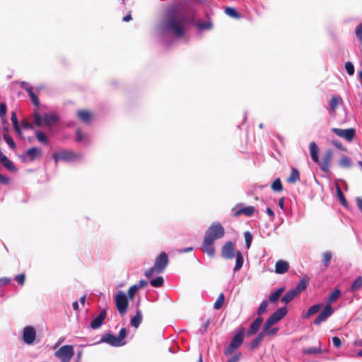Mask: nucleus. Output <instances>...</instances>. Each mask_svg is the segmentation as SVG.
<instances>
[{
	"mask_svg": "<svg viewBox=\"0 0 362 362\" xmlns=\"http://www.w3.org/2000/svg\"><path fill=\"white\" fill-rule=\"evenodd\" d=\"M137 291L138 289L136 286L133 285L132 286H131L127 292L128 298L132 299Z\"/></svg>",
	"mask_w": 362,
	"mask_h": 362,
	"instance_id": "obj_50",
	"label": "nucleus"
},
{
	"mask_svg": "<svg viewBox=\"0 0 362 362\" xmlns=\"http://www.w3.org/2000/svg\"><path fill=\"white\" fill-rule=\"evenodd\" d=\"M306 288V282L304 280L300 281L296 287L293 289V291L296 293L297 295L303 291H304Z\"/></svg>",
	"mask_w": 362,
	"mask_h": 362,
	"instance_id": "obj_39",
	"label": "nucleus"
},
{
	"mask_svg": "<svg viewBox=\"0 0 362 362\" xmlns=\"http://www.w3.org/2000/svg\"><path fill=\"white\" fill-rule=\"evenodd\" d=\"M105 317H106V311L105 310H103L100 313V314L95 318H94L92 320V322L90 323L91 328L93 329H96L99 328L102 325L103 322L105 319Z\"/></svg>",
	"mask_w": 362,
	"mask_h": 362,
	"instance_id": "obj_17",
	"label": "nucleus"
},
{
	"mask_svg": "<svg viewBox=\"0 0 362 362\" xmlns=\"http://www.w3.org/2000/svg\"><path fill=\"white\" fill-rule=\"evenodd\" d=\"M225 235L224 228L221 223L214 222L206 231L204 238L209 241H214L223 238Z\"/></svg>",
	"mask_w": 362,
	"mask_h": 362,
	"instance_id": "obj_4",
	"label": "nucleus"
},
{
	"mask_svg": "<svg viewBox=\"0 0 362 362\" xmlns=\"http://www.w3.org/2000/svg\"><path fill=\"white\" fill-rule=\"evenodd\" d=\"M14 279L21 286L25 283V276L24 274H21L15 276Z\"/></svg>",
	"mask_w": 362,
	"mask_h": 362,
	"instance_id": "obj_52",
	"label": "nucleus"
},
{
	"mask_svg": "<svg viewBox=\"0 0 362 362\" xmlns=\"http://www.w3.org/2000/svg\"><path fill=\"white\" fill-rule=\"evenodd\" d=\"M35 136L39 142L43 143V144L47 143V136L43 132H42L40 131H37L35 132Z\"/></svg>",
	"mask_w": 362,
	"mask_h": 362,
	"instance_id": "obj_43",
	"label": "nucleus"
},
{
	"mask_svg": "<svg viewBox=\"0 0 362 362\" xmlns=\"http://www.w3.org/2000/svg\"><path fill=\"white\" fill-rule=\"evenodd\" d=\"M332 132L337 136L345 139L348 141H351L355 136V130L354 129H342L339 128H333Z\"/></svg>",
	"mask_w": 362,
	"mask_h": 362,
	"instance_id": "obj_13",
	"label": "nucleus"
},
{
	"mask_svg": "<svg viewBox=\"0 0 362 362\" xmlns=\"http://www.w3.org/2000/svg\"><path fill=\"white\" fill-rule=\"evenodd\" d=\"M20 88L24 89L25 90L29 91L33 90V87L28 83L25 81H21L20 83Z\"/></svg>",
	"mask_w": 362,
	"mask_h": 362,
	"instance_id": "obj_54",
	"label": "nucleus"
},
{
	"mask_svg": "<svg viewBox=\"0 0 362 362\" xmlns=\"http://www.w3.org/2000/svg\"><path fill=\"white\" fill-rule=\"evenodd\" d=\"M151 285L153 287H160L163 284V279L161 276L153 279L151 281Z\"/></svg>",
	"mask_w": 362,
	"mask_h": 362,
	"instance_id": "obj_44",
	"label": "nucleus"
},
{
	"mask_svg": "<svg viewBox=\"0 0 362 362\" xmlns=\"http://www.w3.org/2000/svg\"><path fill=\"white\" fill-rule=\"evenodd\" d=\"M243 341V333L236 334L232 339L229 346L225 351L226 355L231 354L238 347H239Z\"/></svg>",
	"mask_w": 362,
	"mask_h": 362,
	"instance_id": "obj_11",
	"label": "nucleus"
},
{
	"mask_svg": "<svg viewBox=\"0 0 362 362\" xmlns=\"http://www.w3.org/2000/svg\"><path fill=\"white\" fill-rule=\"evenodd\" d=\"M36 339V330L32 326H26L23 329V340L28 344H33Z\"/></svg>",
	"mask_w": 362,
	"mask_h": 362,
	"instance_id": "obj_9",
	"label": "nucleus"
},
{
	"mask_svg": "<svg viewBox=\"0 0 362 362\" xmlns=\"http://www.w3.org/2000/svg\"><path fill=\"white\" fill-rule=\"evenodd\" d=\"M224 299H225L224 294L223 293H220L218 298L216 299V300L215 301V303L214 304V308L216 310L220 309L223 306Z\"/></svg>",
	"mask_w": 362,
	"mask_h": 362,
	"instance_id": "obj_35",
	"label": "nucleus"
},
{
	"mask_svg": "<svg viewBox=\"0 0 362 362\" xmlns=\"http://www.w3.org/2000/svg\"><path fill=\"white\" fill-rule=\"evenodd\" d=\"M225 13L229 16L235 18H238L240 17V14L238 13V12L234 8L232 7L226 8Z\"/></svg>",
	"mask_w": 362,
	"mask_h": 362,
	"instance_id": "obj_38",
	"label": "nucleus"
},
{
	"mask_svg": "<svg viewBox=\"0 0 362 362\" xmlns=\"http://www.w3.org/2000/svg\"><path fill=\"white\" fill-rule=\"evenodd\" d=\"M78 117L83 122L88 123L92 118L91 113L88 110H79L77 112Z\"/></svg>",
	"mask_w": 362,
	"mask_h": 362,
	"instance_id": "obj_23",
	"label": "nucleus"
},
{
	"mask_svg": "<svg viewBox=\"0 0 362 362\" xmlns=\"http://www.w3.org/2000/svg\"><path fill=\"white\" fill-rule=\"evenodd\" d=\"M362 286V278L361 276H358L356 279V280L354 281L352 286H351V290L352 291H356L359 288H361Z\"/></svg>",
	"mask_w": 362,
	"mask_h": 362,
	"instance_id": "obj_45",
	"label": "nucleus"
},
{
	"mask_svg": "<svg viewBox=\"0 0 362 362\" xmlns=\"http://www.w3.org/2000/svg\"><path fill=\"white\" fill-rule=\"evenodd\" d=\"M209 320H207L206 321L203 325L200 327L199 330L200 332L204 334V332H206L208 329V327H209Z\"/></svg>",
	"mask_w": 362,
	"mask_h": 362,
	"instance_id": "obj_60",
	"label": "nucleus"
},
{
	"mask_svg": "<svg viewBox=\"0 0 362 362\" xmlns=\"http://www.w3.org/2000/svg\"><path fill=\"white\" fill-rule=\"evenodd\" d=\"M333 156V152L331 149H328L321 160H319L318 165H320V169L325 172L328 173L330 168L331 161Z\"/></svg>",
	"mask_w": 362,
	"mask_h": 362,
	"instance_id": "obj_10",
	"label": "nucleus"
},
{
	"mask_svg": "<svg viewBox=\"0 0 362 362\" xmlns=\"http://www.w3.org/2000/svg\"><path fill=\"white\" fill-rule=\"evenodd\" d=\"M325 351L321 349V342H319V346L317 347H308L304 349L303 352L306 354H317L325 352Z\"/></svg>",
	"mask_w": 362,
	"mask_h": 362,
	"instance_id": "obj_29",
	"label": "nucleus"
},
{
	"mask_svg": "<svg viewBox=\"0 0 362 362\" xmlns=\"http://www.w3.org/2000/svg\"><path fill=\"white\" fill-rule=\"evenodd\" d=\"M11 282V279L8 277L0 278V286H6Z\"/></svg>",
	"mask_w": 362,
	"mask_h": 362,
	"instance_id": "obj_58",
	"label": "nucleus"
},
{
	"mask_svg": "<svg viewBox=\"0 0 362 362\" xmlns=\"http://www.w3.org/2000/svg\"><path fill=\"white\" fill-rule=\"evenodd\" d=\"M212 23L209 21L198 23L197 24V28L202 30H210L212 28Z\"/></svg>",
	"mask_w": 362,
	"mask_h": 362,
	"instance_id": "obj_40",
	"label": "nucleus"
},
{
	"mask_svg": "<svg viewBox=\"0 0 362 362\" xmlns=\"http://www.w3.org/2000/svg\"><path fill=\"white\" fill-rule=\"evenodd\" d=\"M300 179V173L299 171L296 168H292L291 175L288 177L287 181L289 183L294 184Z\"/></svg>",
	"mask_w": 362,
	"mask_h": 362,
	"instance_id": "obj_27",
	"label": "nucleus"
},
{
	"mask_svg": "<svg viewBox=\"0 0 362 362\" xmlns=\"http://www.w3.org/2000/svg\"><path fill=\"white\" fill-rule=\"evenodd\" d=\"M244 238L245 240V247L249 249L251 246L252 235L249 231H246L244 233Z\"/></svg>",
	"mask_w": 362,
	"mask_h": 362,
	"instance_id": "obj_42",
	"label": "nucleus"
},
{
	"mask_svg": "<svg viewBox=\"0 0 362 362\" xmlns=\"http://www.w3.org/2000/svg\"><path fill=\"white\" fill-rule=\"evenodd\" d=\"M146 285H147V281H145V280H140L139 281V283L137 284H135L134 286H136L137 287V289L139 290V288H141L144 287Z\"/></svg>",
	"mask_w": 362,
	"mask_h": 362,
	"instance_id": "obj_62",
	"label": "nucleus"
},
{
	"mask_svg": "<svg viewBox=\"0 0 362 362\" xmlns=\"http://www.w3.org/2000/svg\"><path fill=\"white\" fill-rule=\"evenodd\" d=\"M235 255V245L231 241L226 242L222 247L221 256L224 259H230Z\"/></svg>",
	"mask_w": 362,
	"mask_h": 362,
	"instance_id": "obj_12",
	"label": "nucleus"
},
{
	"mask_svg": "<svg viewBox=\"0 0 362 362\" xmlns=\"http://www.w3.org/2000/svg\"><path fill=\"white\" fill-rule=\"evenodd\" d=\"M267 307H268V303L267 301L266 300H264L263 302H262V303L260 304L259 308H258V310H257V313L259 315H262V313H264V312H266L267 309Z\"/></svg>",
	"mask_w": 362,
	"mask_h": 362,
	"instance_id": "obj_49",
	"label": "nucleus"
},
{
	"mask_svg": "<svg viewBox=\"0 0 362 362\" xmlns=\"http://www.w3.org/2000/svg\"><path fill=\"white\" fill-rule=\"evenodd\" d=\"M41 155H42V151L40 148H38L37 147H32L26 151L25 155L21 156V158L23 160H25L26 156H27L29 158L30 161H33L37 157L41 156Z\"/></svg>",
	"mask_w": 362,
	"mask_h": 362,
	"instance_id": "obj_16",
	"label": "nucleus"
},
{
	"mask_svg": "<svg viewBox=\"0 0 362 362\" xmlns=\"http://www.w3.org/2000/svg\"><path fill=\"white\" fill-rule=\"evenodd\" d=\"M74 355V349L71 345L62 346L54 353V356L62 362H69Z\"/></svg>",
	"mask_w": 362,
	"mask_h": 362,
	"instance_id": "obj_6",
	"label": "nucleus"
},
{
	"mask_svg": "<svg viewBox=\"0 0 362 362\" xmlns=\"http://www.w3.org/2000/svg\"><path fill=\"white\" fill-rule=\"evenodd\" d=\"M337 196H338L339 200L343 205H346L347 203L345 199V197H344L340 187L338 185H337Z\"/></svg>",
	"mask_w": 362,
	"mask_h": 362,
	"instance_id": "obj_48",
	"label": "nucleus"
},
{
	"mask_svg": "<svg viewBox=\"0 0 362 362\" xmlns=\"http://www.w3.org/2000/svg\"><path fill=\"white\" fill-rule=\"evenodd\" d=\"M188 18L182 13L177 8L170 10L166 16L165 21L161 24L162 31L172 32L177 37L184 35V24L187 23Z\"/></svg>",
	"mask_w": 362,
	"mask_h": 362,
	"instance_id": "obj_1",
	"label": "nucleus"
},
{
	"mask_svg": "<svg viewBox=\"0 0 362 362\" xmlns=\"http://www.w3.org/2000/svg\"><path fill=\"white\" fill-rule=\"evenodd\" d=\"M126 334H127V330L124 327H123L120 329L119 334L117 336L122 340V341H125L124 339V337H126Z\"/></svg>",
	"mask_w": 362,
	"mask_h": 362,
	"instance_id": "obj_57",
	"label": "nucleus"
},
{
	"mask_svg": "<svg viewBox=\"0 0 362 362\" xmlns=\"http://www.w3.org/2000/svg\"><path fill=\"white\" fill-rule=\"evenodd\" d=\"M0 161L2 164L10 170H15V166L13 163L9 160L4 154H0Z\"/></svg>",
	"mask_w": 362,
	"mask_h": 362,
	"instance_id": "obj_26",
	"label": "nucleus"
},
{
	"mask_svg": "<svg viewBox=\"0 0 362 362\" xmlns=\"http://www.w3.org/2000/svg\"><path fill=\"white\" fill-rule=\"evenodd\" d=\"M5 140L6 141V143L12 148H16V144L13 141V140L12 139V138H11L10 136H6L5 137Z\"/></svg>",
	"mask_w": 362,
	"mask_h": 362,
	"instance_id": "obj_59",
	"label": "nucleus"
},
{
	"mask_svg": "<svg viewBox=\"0 0 362 362\" xmlns=\"http://www.w3.org/2000/svg\"><path fill=\"white\" fill-rule=\"evenodd\" d=\"M321 308H322V304H316V305L311 306L307 310L306 313L303 315V317L308 318L310 316L317 313Z\"/></svg>",
	"mask_w": 362,
	"mask_h": 362,
	"instance_id": "obj_30",
	"label": "nucleus"
},
{
	"mask_svg": "<svg viewBox=\"0 0 362 362\" xmlns=\"http://www.w3.org/2000/svg\"><path fill=\"white\" fill-rule=\"evenodd\" d=\"M309 150L312 160L315 163H319V148L315 142L312 141L309 145Z\"/></svg>",
	"mask_w": 362,
	"mask_h": 362,
	"instance_id": "obj_20",
	"label": "nucleus"
},
{
	"mask_svg": "<svg viewBox=\"0 0 362 362\" xmlns=\"http://www.w3.org/2000/svg\"><path fill=\"white\" fill-rule=\"evenodd\" d=\"M332 314V308L330 304H327L324 310L317 316L314 323L320 325L321 322H325Z\"/></svg>",
	"mask_w": 362,
	"mask_h": 362,
	"instance_id": "obj_14",
	"label": "nucleus"
},
{
	"mask_svg": "<svg viewBox=\"0 0 362 362\" xmlns=\"http://www.w3.org/2000/svg\"><path fill=\"white\" fill-rule=\"evenodd\" d=\"M284 290V288H279L275 292L272 293L269 296L270 302H272V303L276 302L279 298L281 295L282 294Z\"/></svg>",
	"mask_w": 362,
	"mask_h": 362,
	"instance_id": "obj_32",
	"label": "nucleus"
},
{
	"mask_svg": "<svg viewBox=\"0 0 362 362\" xmlns=\"http://www.w3.org/2000/svg\"><path fill=\"white\" fill-rule=\"evenodd\" d=\"M29 93L33 103L36 107H38L40 105V101L38 100L37 96L35 95V92H29Z\"/></svg>",
	"mask_w": 362,
	"mask_h": 362,
	"instance_id": "obj_51",
	"label": "nucleus"
},
{
	"mask_svg": "<svg viewBox=\"0 0 362 362\" xmlns=\"http://www.w3.org/2000/svg\"><path fill=\"white\" fill-rule=\"evenodd\" d=\"M297 296L298 295L296 294V293L293 291V289H292L286 292L284 294V296L281 298V300L284 303H288Z\"/></svg>",
	"mask_w": 362,
	"mask_h": 362,
	"instance_id": "obj_28",
	"label": "nucleus"
},
{
	"mask_svg": "<svg viewBox=\"0 0 362 362\" xmlns=\"http://www.w3.org/2000/svg\"><path fill=\"white\" fill-rule=\"evenodd\" d=\"M345 69L349 75L351 76L354 74V71H355L354 66V64L351 62H347L345 64Z\"/></svg>",
	"mask_w": 362,
	"mask_h": 362,
	"instance_id": "obj_47",
	"label": "nucleus"
},
{
	"mask_svg": "<svg viewBox=\"0 0 362 362\" xmlns=\"http://www.w3.org/2000/svg\"><path fill=\"white\" fill-rule=\"evenodd\" d=\"M11 122L16 132L19 134H21V127L18 124L17 116L15 112H12L11 113Z\"/></svg>",
	"mask_w": 362,
	"mask_h": 362,
	"instance_id": "obj_31",
	"label": "nucleus"
},
{
	"mask_svg": "<svg viewBox=\"0 0 362 362\" xmlns=\"http://www.w3.org/2000/svg\"><path fill=\"white\" fill-rule=\"evenodd\" d=\"M287 313L285 307L277 309L267 320L264 325V332H266L273 325L281 320Z\"/></svg>",
	"mask_w": 362,
	"mask_h": 362,
	"instance_id": "obj_7",
	"label": "nucleus"
},
{
	"mask_svg": "<svg viewBox=\"0 0 362 362\" xmlns=\"http://www.w3.org/2000/svg\"><path fill=\"white\" fill-rule=\"evenodd\" d=\"M278 330V328H273L272 329H268L266 332L263 331L264 333V335H273Z\"/></svg>",
	"mask_w": 362,
	"mask_h": 362,
	"instance_id": "obj_63",
	"label": "nucleus"
},
{
	"mask_svg": "<svg viewBox=\"0 0 362 362\" xmlns=\"http://www.w3.org/2000/svg\"><path fill=\"white\" fill-rule=\"evenodd\" d=\"M255 209L254 206H248L237 210L235 212L234 216H240V214H245L247 216H250L255 213Z\"/></svg>",
	"mask_w": 362,
	"mask_h": 362,
	"instance_id": "obj_21",
	"label": "nucleus"
},
{
	"mask_svg": "<svg viewBox=\"0 0 362 362\" xmlns=\"http://www.w3.org/2000/svg\"><path fill=\"white\" fill-rule=\"evenodd\" d=\"M262 320H263L261 317L256 318L250 325V329L248 331L249 334H255L260 327Z\"/></svg>",
	"mask_w": 362,
	"mask_h": 362,
	"instance_id": "obj_25",
	"label": "nucleus"
},
{
	"mask_svg": "<svg viewBox=\"0 0 362 362\" xmlns=\"http://www.w3.org/2000/svg\"><path fill=\"white\" fill-rule=\"evenodd\" d=\"M142 320V314L140 310H136V315L131 319V325L138 328Z\"/></svg>",
	"mask_w": 362,
	"mask_h": 362,
	"instance_id": "obj_24",
	"label": "nucleus"
},
{
	"mask_svg": "<svg viewBox=\"0 0 362 362\" xmlns=\"http://www.w3.org/2000/svg\"><path fill=\"white\" fill-rule=\"evenodd\" d=\"M341 101V98L337 95L333 96L329 102V106L331 110L334 111L337 106L340 104Z\"/></svg>",
	"mask_w": 362,
	"mask_h": 362,
	"instance_id": "obj_34",
	"label": "nucleus"
},
{
	"mask_svg": "<svg viewBox=\"0 0 362 362\" xmlns=\"http://www.w3.org/2000/svg\"><path fill=\"white\" fill-rule=\"evenodd\" d=\"M340 296V291L338 290V289H336L335 291H334L329 296V302L330 304L331 303H333Z\"/></svg>",
	"mask_w": 362,
	"mask_h": 362,
	"instance_id": "obj_46",
	"label": "nucleus"
},
{
	"mask_svg": "<svg viewBox=\"0 0 362 362\" xmlns=\"http://www.w3.org/2000/svg\"><path fill=\"white\" fill-rule=\"evenodd\" d=\"M356 35L357 37L360 40L361 44L362 45V23L356 27Z\"/></svg>",
	"mask_w": 362,
	"mask_h": 362,
	"instance_id": "obj_53",
	"label": "nucleus"
},
{
	"mask_svg": "<svg viewBox=\"0 0 362 362\" xmlns=\"http://www.w3.org/2000/svg\"><path fill=\"white\" fill-rule=\"evenodd\" d=\"M115 302L117 311L122 315L126 314L129 300L127 295L122 291H118L115 296Z\"/></svg>",
	"mask_w": 362,
	"mask_h": 362,
	"instance_id": "obj_5",
	"label": "nucleus"
},
{
	"mask_svg": "<svg viewBox=\"0 0 362 362\" xmlns=\"http://www.w3.org/2000/svg\"><path fill=\"white\" fill-rule=\"evenodd\" d=\"M289 269V264L284 260H279L275 264V272L276 274H285Z\"/></svg>",
	"mask_w": 362,
	"mask_h": 362,
	"instance_id": "obj_19",
	"label": "nucleus"
},
{
	"mask_svg": "<svg viewBox=\"0 0 362 362\" xmlns=\"http://www.w3.org/2000/svg\"><path fill=\"white\" fill-rule=\"evenodd\" d=\"M356 205L361 212L362 213V198L361 197H357L356 199Z\"/></svg>",
	"mask_w": 362,
	"mask_h": 362,
	"instance_id": "obj_64",
	"label": "nucleus"
},
{
	"mask_svg": "<svg viewBox=\"0 0 362 362\" xmlns=\"http://www.w3.org/2000/svg\"><path fill=\"white\" fill-rule=\"evenodd\" d=\"M339 164L341 168H349L351 165V160L348 156H344L339 161Z\"/></svg>",
	"mask_w": 362,
	"mask_h": 362,
	"instance_id": "obj_33",
	"label": "nucleus"
},
{
	"mask_svg": "<svg viewBox=\"0 0 362 362\" xmlns=\"http://www.w3.org/2000/svg\"><path fill=\"white\" fill-rule=\"evenodd\" d=\"M323 264L325 267H328L329 264V262L332 259V252L329 251H327L323 253Z\"/></svg>",
	"mask_w": 362,
	"mask_h": 362,
	"instance_id": "obj_41",
	"label": "nucleus"
},
{
	"mask_svg": "<svg viewBox=\"0 0 362 362\" xmlns=\"http://www.w3.org/2000/svg\"><path fill=\"white\" fill-rule=\"evenodd\" d=\"M202 250L206 252L209 257H214L215 254V249L214 247V242L209 241L204 238Z\"/></svg>",
	"mask_w": 362,
	"mask_h": 362,
	"instance_id": "obj_18",
	"label": "nucleus"
},
{
	"mask_svg": "<svg viewBox=\"0 0 362 362\" xmlns=\"http://www.w3.org/2000/svg\"><path fill=\"white\" fill-rule=\"evenodd\" d=\"M101 341L107 343L113 346H122L126 344L125 341H122L118 336H115L110 334H107L103 337Z\"/></svg>",
	"mask_w": 362,
	"mask_h": 362,
	"instance_id": "obj_15",
	"label": "nucleus"
},
{
	"mask_svg": "<svg viewBox=\"0 0 362 362\" xmlns=\"http://www.w3.org/2000/svg\"><path fill=\"white\" fill-rule=\"evenodd\" d=\"M168 264V255L165 252H163L156 259L154 266L146 271L145 276L150 279L154 274L163 272Z\"/></svg>",
	"mask_w": 362,
	"mask_h": 362,
	"instance_id": "obj_3",
	"label": "nucleus"
},
{
	"mask_svg": "<svg viewBox=\"0 0 362 362\" xmlns=\"http://www.w3.org/2000/svg\"><path fill=\"white\" fill-rule=\"evenodd\" d=\"M6 114V106L5 104L0 103V117L3 118Z\"/></svg>",
	"mask_w": 362,
	"mask_h": 362,
	"instance_id": "obj_55",
	"label": "nucleus"
},
{
	"mask_svg": "<svg viewBox=\"0 0 362 362\" xmlns=\"http://www.w3.org/2000/svg\"><path fill=\"white\" fill-rule=\"evenodd\" d=\"M272 189L274 192H281L283 189V186L279 178L276 179L272 184Z\"/></svg>",
	"mask_w": 362,
	"mask_h": 362,
	"instance_id": "obj_37",
	"label": "nucleus"
},
{
	"mask_svg": "<svg viewBox=\"0 0 362 362\" xmlns=\"http://www.w3.org/2000/svg\"><path fill=\"white\" fill-rule=\"evenodd\" d=\"M241 356L240 353H238L234 356L231 357L228 360V362H238Z\"/></svg>",
	"mask_w": 362,
	"mask_h": 362,
	"instance_id": "obj_61",
	"label": "nucleus"
},
{
	"mask_svg": "<svg viewBox=\"0 0 362 362\" xmlns=\"http://www.w3.org/2000/svg\"><path fill=\"white\" fill-rule=\"evenodd\" d=\"M53 159L56 163L59 161H74L78 158L77 155L70 151H60L56 152L52 156Z\"/></svg>",
	"mask_w": 362,
	"mask_h": 362,
	"instance_id": "obj_8",
	"label": "nucleus"
},
{
	"mask_svg": "<svg viewBox=\"0 0 362 362\" xmlns=\"http://www.w3.org/2000/svg\"><path fill=\"white\" fill-rule=\"evenodd\" d=\"M332 342L336 348H339L341 345V339L338 337H334L332 338Z\"/></svg>",
	"mask_w": 362,
	"mask_h": 362,
	"instance_id": "obj_56",
	"label": "nucleus"
},
{
	"mask_svg": "<svg viewBox=\"0 0 362 362\" xmlns=\"http://www.w3.org/2000/svg\"><path fill=\"white\" fill-rule=\"evenodd\" d=\"M58 116L54 112L46 113L42 117L36 110L33 112V120L37 127L47 126L52 128L58 122Z\"/></svg>",
	"mask_w": 362,
	"mask_h": 362,
	"instance_id": "obj_2",
	"label": "nucleus"
},
{
	"mask_svg": "<svg viewBox=\"0 0 362 362\" xmlns=\"http://www.w3.org/2000/svg\"><path fill=\"white\" fill-rule=\"evenodd\" d=\"M264 336L265 335H264V333L263 332V331L262 332H260L257 335V337L252 341L251 348L255 349V348L259 346V343L263 339Z\"/></svg>",
	"mask_w": 362,
	"mask_h": 362,
	"instance_id": "obj_36",
	"label": "nucleus"
},
{
	"mask_svg": "<svg viewBox=\"0 0 362 362\" xmlns=\"http://www.w3.org/2000/svg\"><path fill=\"white\" fill-rule=\"evenodd\" d=\"M235 265L233 268L234 272H238L243 267L244 259L241 252L238 251L235 252Z\"/></svg>",
	"mask_w": 362,
	"mask_h": 362,
	"instance_id": "obj_22",
	"label": "nucleus"
}]
</instances>
